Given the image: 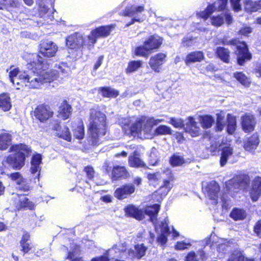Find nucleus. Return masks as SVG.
<instances>
[{
  "label": "nucleus",
  "instance_id": "nucleus-56",
  "mask_svg": "<svg viewBox=\"0 0 261 261\" xmlns=\"http://www.w3.org/2000/svg\"><path fill=\"white\" fill-rule=\"evenodd\" d=\"M228 246V243L225 241H222V242H220L218 244H216V247L219 252H222L224 251Z\"/></svg>",
  "mask_w": 261,
  "mask_h": 261
},
{
  "label": "nucleus",
  "instance_id": "nucleus-64",
  "mask_svg": "<svg viewBox=\"0 0 261 261\" xmlns=\"http://www.w3.org/2000/svg\"><path fill=\"white\" fill-rule=\"evenodd\" d=\"M91 261H109V258L107 255H100L92 258Z\"/></svg>",
  "mask_w": 261,
  "mask_h": 261
},
{
  "label": "nucleus",
  "instance_id": "nucleus-20",
  "mask_svg": "<svg viewBox=\"0 0 261 261\" xmlns=\"http://www.w3.org/2000/svg\"><path fill=\"white\" fill-rule=\"evenodd\" d=\"M20 251L24 254H29L32 252L34 245L31 241L30 232L23 231L19 241Z\"/></svg>",
  "mask_w": 261,
  "mask_h": 261
},
{
  "label": "nucleus",
  "instance_id": "nucleus-36",
  "mask_svg": "<svg viewBox=\"0 0 261 261\" xmlns=\"http://www.w3.org/2000/svg\"><path fill=\"white\" fill-rule=\"evenodd\" d=\"M145 10L144 5L135 7L131 6L126 8L122 12V15L126 17H132L141 13Z\"/></svg>",
  "mask_w": 261,
  "mask_h": 261
},
{
  "label": "nucleus",
  "instance_id": "nucleus-33",
  "mask_svg": "<svg viewBox=\"0 0 261 261\" xmlns=\"http://www.w3.org/2000/svg\"><path fill=\"white\" fill-rule=\"evenodd\" d=\"M41 163L42 156L40 154L36 153L32 156L31 161V172L33 174H35L38 172L37 177L38 179L41 169L40 165Z\"/></svg>",
  "mask_w": 261,
  "mask_h": 261
},
{
  "label": "nucleus",
  "instance_id": "nucleus-57",
  "mask_svg": "<svg viewBox=\"0 0 261 261\" xmlns=\"http://www.w3.org/2000/svg\"><path fill=\"white\" fill-rule=\"evenodd\" d=\"M190 245V243H187L184 241H178L175 245L174 248L177 250H181L187 249L188 246Z\"/></svg>",
  "mask_w": 261,
  "mask_h": 261
},
{
  "label": "nucleus",
  "instance_id": "nucleus-22",
  "mask_svg": "<svg viewBox=\"0 0 261 261\" xmlns=\"http://www.w3.org/2000/svg\"><path fill=\"white\" fill-rule=\"evenodd\" d=\"M220 190V187L218 184L215 181H212L207 184L204 188V192L207 194L210 199L214 200L215 204H216Z\"/></svg>",
  "mask_w": 261,
  "mask_h": 261
},
{
  "label": "nucleus",
  "instance_id": "nucleus-3",
  "mask_svg": "<svg viewBox=\"0 0 261 261\" xmlns=\"http://www.w3.org/2000/svg\"><path fill=\"white\" fill-rule=\"evenodd\" d=\"M163 121V120L162 119H154L152 117L141 116L130 125L124 123L122 129L125 134L129 136L139 137L141 135L142 130L146 134H150L152 127Z\"/></svg>",
  "mask_w": 261,
  "mask_h": 261
},
{
  "label": "nucleus",
  "instance_id": "nucleus-1",
  "mask_svg": "<svg viewBox=\"0 0 261 261\" xmlns=\"http://www.w3.org/2000/svg\"><path fill=\"white\" fill-rule=\"evenodd\" d=\"M9 152L14 153L9 154L2 161L0 166V174L6 175L11 181L15 182L17 186L16 189L18 191L28 192L31 191L33 186L20 172H14L7 174L11 169L19 170L24 166L26 158L32 153L31 147L24 143L13 144L11 145Z\"/></svg>",
  "mask_w": 261,
  "mask_h": 261
},
{
  "label": "nucleus",
  "instance_id": "nucleus-61",
  "mask_svg": "<svg viewBox=\"0 0 261 261\" xmlns=\"http://www.w3.org/2000/svg\"><path fill=\"white\" fill-rule=\"evenodd\" d=\"M186 261H198L197 256L194 251L189 252L186 256Z\"/></svg>",
  "mask_w": 261,
  "mask_h": 261
},
{
  "label": "nucleus",
  "instance_id": "nucleus-35",
  "mask_svg": "<svg viewBox=\"0 0 261 261\" xmlns=\"http://www.w3.org/2000/svg\"><path fill=\"white\" fill-rule=\"evenodd\" d=\"M135 251L129 249L128 251V254H134V257L138 259L143 257L147 250V247L144 244H137L134 246Z\"/></svg>",
  "mask_w": 261,
  "mask_h": 261
},
{
  "label": "nucleus",
  "instance_id": "nucleus-16",
  "mask_svg": "<svg viewBox=\"0 0 261 261\" xmlns=\"http://www.w3.org/2000/svg\"><path fill=\"white\" fill-rule=\"evenodd\" d=\"M12 194L15 195L19 199L18 202L15 204V209L17 211L28 210L32 211L35 210V203L25 197V196L28 195V194L13 193Z\"/></svg>",
  "mask_w": 261,
  "mask_h": 261
},
{
  "label": "nucleus",
  "instance_id": "nucleus-18",
  "mask_svg": "<svg viewBox=\"0 0 261 261\" xmlns=\"http://www.w3.org/2000/svg\"><path fill=\"white\" fill-rule=\"evenodd\" d=\"M28 68L32 71L33 73L42 74L48 68L47 61L42 59L41 57L37 56L36 61H31L28 63Z\"/></svg>",
  "mask_w": 261,
  "mask_h": 261
},
{
  "label": "nucleus",
  "instance_id": "nucleus-45",
  "mask_svg": "<svg viewBox=\"0 0 261 261\" xmlns=\"http://www.w3.org/2000/svg\"><path fill=\"white\" fill-rule=\"evenodd\" d=\"M172 134L171 128L166 125H160L154 130V136L171 135Z\"/></svg>",
  "mask_w": 261,
  "mask_h": 261
},
{
  "label": "nucleus",
  "instance_id": "nucleus-19",
  "mask_svg": "<svg viewBox=\"0 0 261 261\" xmlns=\"http://www.w3.org/2000/svg\"><path fill=\"white\" fill-rule=\"evenodd\" d=\"M187 120L184 127L185 132L190 134L192 137L199 136L201 135V130L198 123L192 116L188 117Z\"/></svg>",
  "mask_w": 261,
  "mask_h": 261
},
{
  "label": "nucleus",
  "instance_id": "nucleus-55",
  "mask_svg": "<svg viewBox=\"0 0 261 261\" xmlns=\"http://www.w3.org/2000/svg\"><path fill=\"white\" fill-rule=\"evenodd\" d=\"M253 231L258 238H261V219L258 220L254 224Z\"/></svg>",
  "mask_w": 261,
  "mask_h": 261
},
{
  "label": "nucleus",
  "instance_id": "nucleus-13",
  "mask_svg": "<svg viewBox=\"0 0 261 261\" xmlns=\"http://www.w3.org/2000/svg\"><path fill=\"white\" fill-rule=\"evenodd\" d=\"M167 61V54L160 52L150 57L148 64L152 71L159 73L162 69V66Z\"/></svg>",
  "mask_w": 261,
  "mask_h": 261
},
{
  "label": "nucleus",
  "instance_id": "nucleus-48",
  "mask_svg": "<svg viewBox=\"0 0 261 261\" xmlns=\"http://www.w3.org/2000/svg\"><path fill=\"white\" fill-rule=\"evenodd\" d=\"M245 258L243 251L234 250L231 253L227 261H245Z\"/></svg>",
  "mask_w": 261,
  "mask_h": 261
},
{
  "label": "nucleus",
  "instance_id": "nucleus-43",
  "mask_svg": "<svg viewBox=\"0 0 261 261\" xmlns=\"http://www.w3.org/2000/svg\"><path fill=\"white\" fill-rule=\"evenodd\" d=\"M199 119L201 126L204 129L210 128L214 123V119L210 115H200Z\"/></svg>",
  "mask_w": 261,
  "mask_h": 261
},
{
  "label": "nucleus",
  "instance_id": "nucleus-49",
  "mask_svg": "<svg viewBox=\"0 0 261 261\" xmlns=\"http://www.w3.org/2000/svg\"><path fill=\"white\" fill-rule=\"evenodd\" d=\"M224 116L221 113L216 114V122L215 129L217 132H221L225 124L223 123Z\"/></svg>",
  "mask_w": 261,
  "mask_h": 261
},
{
  "label": "nucleus",
  "instance_id": "nucleus-54",
  "mask_svg": "<svg viewBox=\"0 0 261 261\" xmlns=\"http://www.w3.org/2000/svg\"><path fill=\"white\" fill-rule=\"evenodd\" d=\"M84 171L86 172L87 178L89 180H92L95 173L93 168L90 166H87L84 167Z\"/></svg>",
  "mask_w": 261,
  "mask_h": 261
},
{
  "label": "nucleus",
  "instance_id": "nucleus-5",
  "mask_svg": "<svg viewBox=\"0 0 261 261\" xmlns=\"http://www.w3.org/2000/svg\"><path fill=\"white\" fill-rule=\"evenodd\" d=\"M164 39L156 34L149 36L142 45L137 46L133 51L135 57L147 58L152 53L157 51L162 46Z\"/></svg>",
  "mask_w": 261,
  "mask_h": 261
},
{
  "label": "nucleus",
  "instance_id": "nucleus-34",
  "mask_svg": "<svg viewBox=\"0 0 261 261\" xmlns=\"http://www.w3.org/2000/svg\"><path fill=\"white\" fill-rule=\"evenodd\" d=\"M160 210V205L159 204H154L149 206H147L144 211V219L145 215L149 217L151 221H153L156 219L158 213Z\"/></svg>",
  "mask_w": 261,
  "mask_h": 261
},
{
  "label": "nucleus",
  "instance_id": "nucleus-39",
  "mask_svg": "<svg viewBox=\"0 0 261 261\" xmlns=\"http://www.w3.org/2000/svg\"><path fill=\"white\" fill-rule=\"evenodd\" d=\"M143 66V61L138 60H131L128 62L127 66L125 69V72L127 74H130L138 71Z\"/></svg>",
  "mask_w": 261,
  "mask_h": 261
},
{
  "label": "nucleus",
  "instance_id": "nucleus-32",
  "mask_svg": "<svg viewBox=\"0 0 261 261\" xmlns=\"http://www.w3.org/2000/svg\"><path fill=\"white\" fill-rule=\"evenodd\" d=\"M244 10L251 13L261 10V0H246L244 4Z\"/></svg>",
  "mask_w": 261,
  "mask_h": 261
},
{
  "label": "nucleus",
  "instance_id": "nucleus-52",
  "mask_svg": "<svg viewBox=\"0 0 261 261\" xmlns=\"http://www.w3.org/2000/svg\"><path fill=\"white\" fill-rule=\"evenodd\" d=\"M169 123L175 128H184L185 125L183 120H178L174 117L170 118Z\"/></svg>",
  "mask_w": 261,
  "mask_h": 261
},
{
  "label": "nucleus",
  "instance_id": "nucleus-23",
  "mask_svg": "<svg viewBox=\"0 0 261 261\" xmlns=\"http://www.w3.org/2000/svg\"><path fill=\"white\" fill-rule=\"evenodd\" d=\"M125 215L129 217L140 221L144 219V211L133 204L127 205L124 208Z\"/></svg>",
  "mask_w": 261,
  "mask_h": 261
},
{
  "label": "nucleus",
  "instance_id": "nucleus-24",
  "mask_svg": "<svg viewBox=\"0 0 261 261\" xmlns=\"http://www.w3.org/2000/svg\"><path fill=\"white\" fill-rule=\"evenodd\" d=\"M128 163L129 166L132 168H142L144 169H149L146 163L139 157V154L137 151H134L132 155L129 156Z\"/></svg>",
  "mask_w": 261,
  "mask_h": 261
},
{
  "label": "nucleus",
  "instance_id": "nucleus-6",
  "mask_svg": "<svg viewBox=\"0 0 261 261\" xmlns=\"http://www.w3.org/2000/svg\"><path fill=\"white\" fill-rule=\"evenodd\" d=\"M223 45H231L236 47L234 54L237 57V63L239 66H244L246 62L252 59V55L249 49L247 43L240 41L239 38H233L229 41L223 38L220 40Z\"/></svg>",
  "mask_w": 261,
  "mask_h": 261
},
{
  "label": "nucleus",
  "instance_id": "nucleus-14",
  "mask_svg": "<svg viewBox=\"0 0 261 261\" xmlns=\"http://www.w3.org/2000/svg\"><path fill=\"white\" fill-rule=\"evenodd\" d=\"M57 45L53 41H42L39 46V53L45 57H54L58 50Z\"/></svg>",
  "mask_w": 261,
  "mask_h": 261
},
{
  "label": "nucleus",
  "instance_id": "nucleus-27",
  "mask_svg": "<svg viewBox=\"0 0 261 261\" xmlns=\"http://www.w3.org/2000/svg\"><path fill=\"white\" fill-rule=\"evenodd\" d=\"M72 113V108L66 99L63 100L59 107L58 115L62 120L68 119Z\"/></svg>",
  "mask_w": 261,
  "mask_h": 261
},
{
  "label": "nucleus",
  "instance_id": "nucleus-2",
  "mask_svg": "<svg viewBox=\"0 0 261 261\" xmlns=\"http://www.w3.org/2000/svg\"><path fill=\"white\" fill-rule=\"evenodd\" d=\"M89 118L90 121L88 126L89 137L93 144H96L100 137L106 135L107 117L101 111L91 109Z\"/></svg>",
  "mask_w": 261,
  "mask_h": 261
},
{
  "label": "nucleus",
  "instance_id": "nucleus-21",
  "mask_svg": "<svg viewBox=\"0 0 261 261\" xmlns=\"http://www.w3.org/2000/svg\"><path fill=\"white\" fill-rule=\"evenodd\" d=\"M249 195L253 201H257L261 196V176H256L252 180Z\"/></svg>",
  "mask_w": 261,
  "mask_h": 261
},
{
  "label": "nucleus",
  "instance_id": "nucleus-11",
  "mask_svg": "<svg viewBox=\"0 0 261 261\" xmlns=\"http://www.w3.org/2000/svg\"><path fill=\"white\" fill-rule=\"evenodd\" d=\"M66 46L71 50L77 51L88 45L85 38L79 32H76L67 36L65 39Z\"/></svg>",
  "mask_w": 261,
  "mask_h": 261
},
{
  "label": "nucleus",
  "instance_id": "nucleus-28",
  "mask_svg": "<svg viewBox=\"0 0 261 261\" xmlns=\"http://www.w3.org/2000/svg\"><path fill=\"white\" fill-rule=\"evenodd\" d=\"M204 59V54L203 51L196 50L188 53L184 59V62L187 65L191 63L200 62Z\"/></svg>",
  "mask_w": 261,
  "mask_h": 261
},
{
  "label": "nucleus",
  "instance_id": "nucleus-41",
  "mask_svg": "<svg viewBox=\"0 0 261 261\" xmlns=\"http://www.w3.org/2000/svg\"><path fill=\"white\" fill-rule=\"evenodd\" d=\"M12 141V136L8 133H2L0 134V150H6Z\"/></svg>",
  "mask_w": 261,
  "mask_h": 261
},
{
  "label": "nucleus",
  "instance_id": "nucleus-12",
  "mask_svg": "<svg viewBox=\"0 0 261 261\" xmlns=\"http://www.w3.org/2000/svg\"><path fill=\"white\" fill-rule=\"evenodd\" d=\"M136 191L135 185L132 183H125L117 188L114 192V196L119 200L131 197Z\"/></svg>",
  "mask_w": 261,
  "mask_h": 261
},
{
  "label": "nucleus",
  "instance_id": "nucleus-8",
  "mask_svg": "<svg viewBox=\"0 0 261 261\" xmlns=\"http://www.w3.org/2000/svg\"><path fill=\"white\" fill-rule=\"evenodd\" d=\"M250 184V177L248 174L235 175L225 182V188L228 191L237 192L239 190L246 191Z\"/></svg>",
  "mask_w": 261,
  "mask_h": 261
},
{
  "label": "nucleus",
  "instance_id": "nucleus-17",
  "mask_svg": "<svg viewBox=\"0 0 261 261\" xmlns=\"http://www.w3.org/2000/svg\"><path fill=\"white\" fill-rule=\"evenodd\" d=\"M52 130L55 131L56 136L68 142H71L72 137L69 128L67 126H64L62 129L61 122L56 120L52 126Z\"/></svg>",
  "mask_w": 261,
  "mask_h": 261
},
{
  "label": "nucleus",
  "instance_id": "nucleus-37",
  "mask_svg": "<svg viewBox=\"0 0 261 261\" xmlns=\"http://www.w3.org/2000/svg\"><path fill=\"white\" fill-rule=\"evenodd\" d=\"M227 132L228 134H233L237 127V118L230 113L227 114L226 117Z\"/></svg>",
  "mask_w": 261,
  "mask_h": 261
},
{
  "label": "nucleus",
  "instance_id": "nucleus-47",
  "mask_svg": "<svg viewBox=\"0 0 261 261\" xmlns=\"http://www.w3.org/2000/svg\"><path fill=\"white\" fill-rule=\"evenodd\" d=\"M74 137L78 139L82 140L85 136V127L83 123L81 122L75 128L72 130Z\"/></svg>",
  "mask_w": 261,
  "mask_h": 261
},
{
  "label": "nucleus",
  "instance_id": "nucleus-51",
  "mask_svg": "<svg viewBox=\"0 0 261 261\" xmlns=\"http://www.w3.org/2000/svg\"><path fill=\"white\" fill-rule=\"evenodd\" d=\"M57 68V72L58 76L59 74H67L69 71V67L66 63H61L58 66H56Z\"/></svg>",
  "mask_w": 261,
  "mask_h": 261
},
{
  "label": "nucleus",
  "instance_id": "nucleus-10",
  "mask_svg": "<svg viewBox=\"0 0 261 261\" xmlns=\"http://www.w3.org/2000/svg\"><path fill=\"white\" fill-rule=\"evenodd\" d=\"M116 27L115 24L101 25L92 29L87 36L88 45L93 46L98 38H105L109 36Z\"/></svg>",
  "mask_w": 261,
  "mask_h": 261
},
{
  "label": "nucleus",
  "instance_id": "nucleus-44",
  "mask_svg": "<svg viewBox=\"0 0 261 261\" xmlns=\"http://www.w3.org/2000/svg\"><path fill=\"white\" fill-rule=\"evenodd\" d=\"M169 162L172 167H178L185 164L186 160L182 156L174 153L169 158Z\"/></svg>",
  "mask_w": 261,
  "mask_h": 261
},
{
  "label": "nucleus",
  "instance_id": "nucleus-62",
  "mask_svg": "<svg viewBox=\"0 0 261 261\" xmlns=\"http://www.w3.org/2000/svg\"><path fill=\"white\" fill-rule=\"evenodd\" d=\"M240 0H231V5L234 10L239 12L241 10V6L240 3Z\"/></svg>",
  "mask_w": 261,
  "mask_h": 261
},
{
  "label": "nucleus",
  "instance_id": "nucleus-31",
  "mask_svg": "<svg viewBox=\"0 0 261 261\" xmlns=\"http://www.w3.org/2000/svg\"><path fill=\"white\" fill-rule=\"evenodd\" d=\"M259 143V136L257 133L253 134L244 143V148L247 151L255 149Z\"/></svg>",
  "mask_w": 261,
  "mask_h": 261
},
{
  "label": "nucleus",
  "instance_id": "nucleus-38",
  "mask_svg": "<svg viewBox=\"0 0 261 261\" xmlns=\"http://www.w3.org/2000/svg\"><path fill=\"white\" fill-rule=\"evenodd\" d=\"M12 107L11 98L9 94L3 93L0 94V108L4 112L9 111Z\"/></svg>",
  "mask_w": 261,
  "mask_h": 261
},
{
  "label": "nucleus",
  "instance_id": "nucleus-26",
  "mask_svg": "<svg viewBox=\"0 0 261 261\" xmlns=\"http://www.w3.org/2000/svg\"><path fill=\"white\" fill-rule=\"evenodd\" d=\"M129 176V173L124 166L116 165L114 166L112 170L111 179L113 180L125 179Z\"/></svg>",
  "mask_w": 261,
  "mask_h": 261
},
{
  "label": "nucleus",
  "instance_id": "nucleus-46",
  "mask_svg": "<svg viewBox=\"0 0 261 261\" xmlns=\"http://www.w3.org/2000/svg\"><path fill=\"white\" fill-rule=\"evenodd\" d=\"M215 6L214 4H209L206 8L202 11H200L197 14V16L199 18L206 20L214 12Z\"/></svg>",
  "mask_w": 261,
  "mask_h": 261
},
{
  "label": "nucleus",
  "instance_id": "nucleus-29",
  "mask_svg": "<svg viewBox=\"0 0 261 261\" xmlns=\"http://www.w3.org/2000/svg\"><path fill=\"white\" fill-rule=\"evenodd\" d=\"M98 93L103 98H116L119 94L118 90L111 88L110 86L100 87L98 89Z\"/></svg>",
  "mask_w": 261,
  "mask_h": 261
},
{
  "label": "nucleus",
  "instance_id": "nucleus-40",
  "mask_svg": "<svg viewBox=\"0 0 261 261\" xmlns=\"http://www.w3.org/2000/svg\"><path fill=\"white\" fill-rule=\"evenodd\" d=\"M229 216L234 221L243 220L246 218L247 214L242 208L234 207L230 213Z\"/></svg>",
  "mask_w": 261,
  "mask_h": 261
},
{
  "label": "nucleus",
  "instance_id": "nucleus-25",
  "mask_svg": "<svg viewBox=\"0 0 261 261\" xmlns=\"http://www.w3.org/2000/svg\"><path fill=\"white\" fill-rule=\"evenodd\" d=\"M216 57L220 61L226 64H229L231 62V51L224 46H218L215 50Z\"/></svg>",
  "mask_w": 261,
  "mask_h": 261
},
{
  "label": "nucleus",
  "instance_id": "nucleus-63",
  "mask_svg": "<svg viewBox=\"0 0 261 261\" xmlns=\"http://www.w3.org/2000/svg\"><path fill=\"white\" fill-rule=\"evenodd\" d=\"M175 137L178 143H182L185 140L184 134L181 132H176Z\"/></svg>",
  "mask_w": 261,
  "mask_h": 261
},
{
  "label": "nucleus",
  "instance_id": "nucleus-50",
  "mask_svg": "<svg viewBox=\"0 0 261 261\" xmlns=\"http://www.w3.org/2000/svg\"><path fill=\"white\" fill-rule=\"evenodd\" d=\"M252 32V28L251 27L247 25H244L239 30L237 34L241 36L248 37Z\"/></svg>",
  "mask_w": 261,
  "mask_h": 261
},
{
  "label": "nucleus",
  "instance_id": "nucleus-53",
  "mask_svg": "<svg viewBox=\"0 0 261 261\" xmlns=\"http://www.w3.org/2000/svg\"><path fill=\"white\" fill-rule=\"evenodd\" d=\"M224 22V19L222 16L218 15L211 17L212 24L215 27H219Z\"/></svg>",
  "mask_w": 261,
  "mask_h": 261
},
{
  "label": "nucleus",
  "instance_id": "nucleus-15",
  "mask_svg": "<svg viewBox=\"0 0 261 261\" xmlns=\"http://www.w3.org/2000/svg\"><path fill=\"white\" fill-rule=\"evenodd\" d=\"M256 124V118L254 114L245 113L242 116L241 125L244 132L248 133L253 132Z\"/></svg>",
  "mask_w": 261,
  "mask_h": 261
},
{
  "label": "nucleus",
  "instance_id": "nucleus-4",
  "mask_svg": "<svg viewBox=\"0 0 261 261\" xmlns=\"http://www.w3.org/2000/svg\"><path fill=\"white\" fill-rule=\"evenodd\" d=\"M162 174L165 175L163 179V184L154 193L155 195L160 196L161 199L169 193L173 187L172 183L175 179L173 171L169 167H167L161 172L148 173L146 176L149 181L156 185L159 184L163 178Z\"/></svg>",
  "mask_w": 261,
  "mask_h": 261
},
{
  "label": "nucleus",
  "instance_id": "nucleus-58",
  "mask_svg": "<svg viewBox=\"0 0 261 261\" xmlns=\"http://www.w3.org/2000/svg\"><path fill=\"white\" fill-rule=\"evenodd\" d=\"M3 2L6 7L16 8L19 6V3L16 0H3Z\"/></svg>",
  "mask_w": 261,
  "mask_h": 261
},
{
  "label": "nucleus",
  "instance_id": "nucleus-30",
  "mask_svg": "<svg viewBox=\"0 0 261 261\" xmlns=\"http://www.w3.org/2000/svg\"><path fill=\"white\" fill-rule=\"evenodd\" d=\"M233 153V148L230 145H226L221 149V154L220 158V165L221 167L224 166L228 159L232 155Z\"/></svg>",
  "mask_w": 261,
  "mask_h": 261
},
{
  "label": "nucleus",
  "instance_id": "nucleus-7",
  "mask_svg": "<svg viewBox=\"0 0 261 261\" xmlns=\"http://www.w3.org/2000/svg\"><path fill=\"white\" fill-rule=\"evenodd\" d=\"M18 79L30 89H39L43 84L50 83L55 78L54 77L52 72H45L42 74H29L23 72L19 74Z\"/></svg>",
  "mask_w": 261,
  "mask_h": 261
},
{
  "label": "nucleus",
  "instance_id": "nucleus-59",
  "mask_svg": "<svg viewBox=\"0 0 261 261\" xmlns=\"http://www.w3.org/2000/svg\"><path fill=\"white\" fill-rule=\"evenodd\" d=\"M167 240V236L163 233H161L156 238V242L162 246H165Z\"/></svg>",
  "mask_w": 261,
  "mask_h": 261
},
{
  "label": "nucleus",
  "instance_id": "nucleus-9",
  "mask_svg": "<svg viewBox=\"0 0 261 261\" xmlns=\"http://www.w3.org/2000/svg\"><path fill=\"white\" fill-rule=\"evenodd\" d=\"M30 114L40 123H46L54 116L55 113L51 106L45 102L36 106Z\"/></svg>",
  "mask_w": 261,
  "mask_h": 261
},
{
  "label": "nucleus",
  "instance_id": "nucleus-42",
  "mask_svg": "<svg viewBox=\"0 0 261 261\" xmlns=\"http://www.w3.org/2000/svg\"><path fill=\"white\" fill-rule=\"evenodd\" d=\"M233 77L243 86L248 87L251 84L249 79L242 71L233 73Z\"/></svg>",
  "mask_w": 261,
  "mask_h": 261
},
{
  "label": "nucleus",
  "instance_id": "nucleus-60",
  "mask_svg": "<svg viewBox=\"0 0 261 261\" xmlns=\"http://www.w3.org/2000/svg\"><path fill=\"white\" fill-rule=\"evenodd\" d=\"M19 72V70L18 68H15L11 70L9 73V77L10 82L13 84H14V77H16Z\"/></svg>",
  "mask_w": 261,
  "mask_h": 261
}]
</instances>
